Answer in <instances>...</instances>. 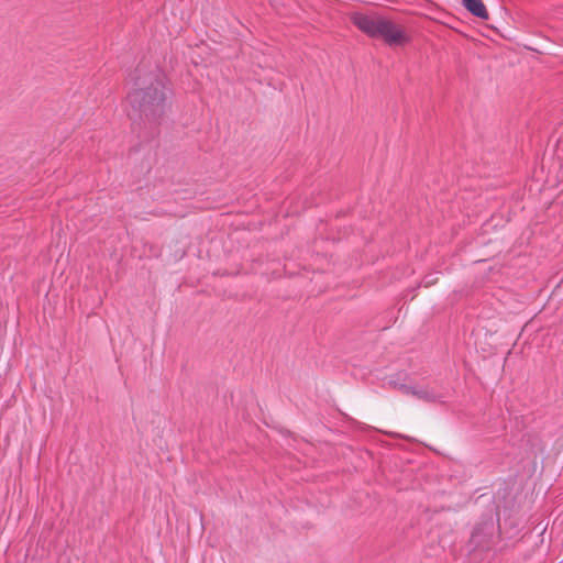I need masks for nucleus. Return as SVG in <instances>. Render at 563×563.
<instances>
[{"label": "nucleus", "mask_w": 563, "mask_h": 563, "mask_svg": "<svg viewBox=\"0 0 563 563\" xmlns=\"http://www.w3.org/2000/svg\"><path fill=\"white\" fill-rule=\"evenodd\" d=\"M134 88L128 95L129 102L141 119L150 123H158L168 109L166 78L154 69L143 73L137 68Z\"/></svg>", "instance_id": "1"}, {"label": "nucleus", "mask_w": 563, "mask_h": 563, "mask_svg": "<svg viewBox=\"0 0 563 563\" xmlns=\"http://www.w3.org/2000/svg\"><path fill=\"white\" fill-rule=\"evenodd\" d=\"M350 20L362 33L383 40L388 46H404L410 42V36L400 25L376 12H353Z\"/></svg>", "instance_id": "2"}, {"label": "nucleus", "mask_w": 563, "mask_h": 563, "mask_svg": "<svg viewBox=\"0 0 563 563\" xmlns=\"http://www.w3.org/2000/svg\"><path fill=\"white\" fill-rule=\"evenodd\" d=\"M399 389L402 391V394L412 395L426 402H438L441 401L442 399L441 394L437 393L434 389L429 387L400 385Z\"/></svg>", "instance_id": "3"}, {"label": "nucleus", "mask_w": 563, "mask_h": 563, "mask_svg": "<svg viewBox=\"0 0 563 563\" xmlns=\"http://www.w3.org/2000/svg\"><path fill=\"white\" fill-rule=\"evenodd\" d=\"M465 9L476 18L488 20V11L482 0H462Z\"/></svg>", "instance_id": "4"}, {"label": "nucleus", "mask_w": 563, "mask_h": 563, "mask_svg": "<svg viewBox=\"0 0 563 563\" xmlns=\"http://www.w3.org/2000/svg\"><path fill=\"white\" fill-rule=\"evenodd\" d=\"M479 537H481V528L476 527L472 533V540L479 544Z\"/></svg>", "instance_id": "5"}]
</instances>
